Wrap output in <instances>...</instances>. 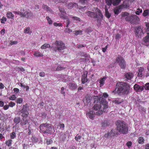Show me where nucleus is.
<instances>
[{"mask_svg":"<svg viewBox=\"0 0 149 149\" xmlns=\"http://www.w3.org/2000/svg\"><path fill=\"white\" fill-rule=\"evenodd\" d=\"M65 47V44L62 41H56L53 44L52 49L55 52H60L61 50L64 49Z\"/></svg>","mask_w":149,"mask_h":149,"instance_id":"obj_4","label":"nucleus"},{"mask_svg":"<svg viewBox=\"0 0 149 149\" xmlns=\"http://www.w3.org/2000/svg\"><path fill=\"white\" fill-rule=\"evenodd\" d=\"M106 80V78L105 77H103L100 79L99 83L101 86H103L104 85V81Z\"/></svg>","mask_w":149,"mask_h":149,"instance_id":"obj_35","label":"nucleus"},{"mask_svg":"<svg viewBox=\"0 0 149 149\" xmlns=\"http://www.w3.org/2000/svg\"><path fill=\"white\" fill-rule=\"evenodd\" d=\"M135 30L136 36L138 38H140L143 34V30L140 26L136 27Z\"/></svg>","mask_w":149,"mask_h":149,"instance_id":"obj_8","label":"nucleus"},{"mask_svg":"<svg viewBox=\"0 0 149 149\" xmlns=\"http://www.w3.org/2000/svg\"><path fill=\"white\" fill-rule=\"evenodd\" d=\"M108 96V95L107 93H104L103 94V95L101 97L100 99V102L103 104H105V106L106 108H108V104L107 101L105 100L106 98H107Z\"/></svg>","mask_w":149,"mask_h":149,"instance_id":"obj_7","label":"nucleus"},{"mask_svg":"<svg viewBox=\"0 0 149 149\" xmlns=\"http://www.w3.org/2000/svg\"><path fill=\"white\" fill-rule=\"evenodd\" d=\"M86 14L88 16H89L90 17L96 18L97 21H99L98 17L96 13H95L94 12L89 11L86 13Z\"/></svg>","mask_w":149,"mask_h":149,"instance_id":"obj_11","label":"nucleus"},{"mask_svg":"<svg viewBox=\"0 0 149 149\" xmlns=\"http://www.w3.org/2000/svg\"><path fill=\"white\" fill-rule=\"evenodd\" d=\"M115 89L112 92L115 94L118 95H127L130 93V87L129 84L124 82H119L117 83Z\"/></svg>","mask_w":149,"mask_h":149,"instance_id":"obj_1","label":"nucleus"},{"mask_svg":"<svg viewBox=\"0 0 149 149\" xmlns=\"http://www.w3.org/2000/svg\"><path fill=\"white\" fill-rule=\"evenodd\" d=\"M132 143L131 141H128L127 142L126 145L129 148H130L132 145Z\"/></svg>","mask_w":149,"mask_h":149,"instance_id":"obj_45","label":"nucleus"},{"mask_svg":"<svg viewBox=\"0 0 149 149\" xmlns=\"http://www.w3.org/2000/svg\"><path fill=\"white\" fill-rule=\"evenodd\" d=\"M97 12L98 13V15H97L98 17L99 20L100 19H102L103 17V15L102 14L101 11L99 10H97Z\"/></svg>","mask_w":149,"mask_h":149,"instance_id":"obj_31","label":"nucleus"},{"mask_svg":"<svg viewBox=\"0 0 149 149\" xmlns=\"http://www.w3.org/2000/svg\"><path fill=\"white\" fill-rule=\"evenodd\" d=\"M144 88L145 90H149V83H147L145 84Z\"/></svg>","mask_w":149,"mask_h":149,"instance_id":"obj_53","label":"nucleus"},{"mask_svg":"<svg viewBox=\"0 0 149 149\" xmlns=\"http://www.w3.org/2000/svg\"><path fill=\"white\" fill-rule=\"evenodd\" d=\"M10 136L11 139H13L15 138L16 136L15 132H13L10 133Z\"/></svg>","mask_w":149,"mask_h":149,"instance_id":"obj_37","label":"nucleus"},{"mask_svg":"<svg viewBox=\"0 0 149 149\" xmlns=\"http://www.w3.org/2000/svg\"><path fill=\"white\" fill-rule=\"evenodd\" d=\"M102 126L103 127H105L107 125H109V121L107 120H105L102 122L101 123Z\"/></svg>","mask_w":149,"mask_h":149,"instance_id":"obj_24","label":"nucleus"},{"mask_svg":"<svg viewBox=\"0 0 149 149\" xmlns=\"http://www.w3.org/2000/svg\"><path fill=\"white\" fill-rule=\"evenodd\" d=\"M54 25L55 26H62V24L60 23H57L56 22H55L54 23Z\"/></svg>","mask_w":149,"mask_h":149,"instance_id":"obj_59","label":"nucleus"},{"mask_svg":"<svg viewBox=\"0 0 149 149\" xmlns=\"http://www.w3.org/2000/svg\"><path fill=\"white\" fill-rule=\"evenodd\" d=\"M123 101V99L118 98L113 100V102L116 104H118L121 103Z\"/></svg>","mask_w":149,"mask_h":149,"instance_id":"obj_22","label":"nucleus"},{"mask_svg":"<svg viewBox=\"0 0 149 149\" xmlns=\"http://www.w3.org/2000/svg\"><path fill=\"white\" fill-rule=\"evenodd\" d=\"M86 115L89 118L93 120L95 117V113L93 111L89 110L86 111Z\"/></svg>","mask_w":149,"mask_h":149,"instance_id":"obj_10","label":"nucleus"},{"mask_svg":"<svg viewBox=\"0 0 149 149\" xmlns=\"http://www.w3.org/2000/svg\"><path fill=\"white\" fill-rule=\"evenodd\" d=\"M129 13L126 12H122V13L121 15L122 17H125V16H128L129 15Z\"/></svg>","mask_w":149,"mask_h":149,"instance_id":"obj_46","label":"nucleus"},{"mask_svg":"<svg viewBox=\"0 0 149 149\" xmlns=\"http://www.w3.org/2000/svg\"><path fill=\"white\" fill-rule=\"evenodd\" d=\"M34 55L36 57L42 56L43 54L39 52H36L34 54Z\"/></svg>","mask_w":149,"mask_h":149,"instance_id":"obj_33","label":"nucleus"},{"mask_svg":"<svg viewBox=\"0 0 149 149\" xmlns=\"http://www.w3.org/2000/svg\"><path fill=\"white\" fill-rule=\"evenodd\" d=\"M27 108H28V104H26L23 105V108L22 109H23L24 110H28L27 109Z\"/></svg>","mask_w":149,"mask_h":149,"instance_id":"obj_61","label":"nucleus"},{"mask_svg":"<svg viewBox=\"0 0 149 149\" xmlns=\"http://www.w3.org/2000/svg\"><path fill=\"white\" fill-rule=\"evenodd\" d=\"M7 17L8 18H12L14 17V15L12 13L8 12L7 14Z\"/></svg>","mask_w":149,"mask_h":149,"instance_id":"obj_34","label":"nucleus"},{"mask_svg":"<svg viewBox=\"0 0 149 149\" xmlns=\"http://www.w3.org/2000/svg\"><path fill=\"white\" fill-rule=\"evenodd\" d=\"M32 139L34 143L37 142L38 141V139L36 137H32Z\"/></svg>","mask_w":149,"mask_h":149,"instance_id":"obj_55","label":"nucleus"},{"mask_svg":"<svg viewBox=\"0 0 149 149\" xmlns=\"http://www.w3.org/2000/svg\"><path fill=\"white\" fill-rule=\"evenodd\" d=\"M91 98V97L89 95H86L85 96L83 99V102L85 106L90 103Z\"/></svg>","mask_w":149,"mask_h":149,"instance_id":"obj_13","label":"nucleus"},{"mask_svg":"<svg viewBox=\"0 0 149 149\" xmlns=\"http://www.w3.org/2000/svg\"><path fill=\"white\" fill-rule=\"evenodd\" d=\"M106 3L107 4L108 6H110L111 5L112 2L113 0H105Z\"/></svg>","mask_w":149,"mask_h":149,"instance_id":"obj_39","label":"nucleus"},{"mask_svg":"<svg viewBox=\"0 0 149 149\" xmlns=\"http://www.w3.org/2000/svg\"><path fill=\"white\" fill-rule=\"evenodd\" d=\"M134 89L137 92H141L144 90L143 87L137 84H135L134 85Z\"/></svg>","mask_w":149,"mask_h":149,"instance_id":"obj_15","label":"nucleus"},{"mask_svg":"<svg viewBox=\"0 0 149 149\" xmlns=\"http://www.w3.org/2000/svg\"><path fill=\"white\" fill-rule=\"evenodd\" d=\"M116 63L119 65H125L126 62L124 58L122 56H118L116 58Z\"/></svg>","mask_w":149,"mask_h":149,"instance_id":"obj_9","label":"nucleus"},{"mask_svg":"<svg viewBox=\"0 0 149 149\" xmlns=\"http://www.w3.org/2000/svg\"><path fill=\"white\" fill-rule=\"evenodd\" d=\"M144 141V139L143 137H140L139 138L138 143L139 144H143Z\"/></svg>","mask_w":149,"mask_h":149,"instance_id":"obj_38","label":"nucleus"},{"mask_svg":"<svg viewBox=\"0 0 149 149\" xmlns=\"http://www.w3.org/2000/svg\"><path fill=\"white\" fill-rule=\"evenodd\" d=\"M1 22L2 23H4V22H6V18L4 17H3L1 19Z\"/></svg>","mask_w":149,"mask_h":149,"instance_id":"obj_57","label":"nucleus"},{"mask_svg":"<svg viewBox=\"0 0 149 149\" xmlns=\"http://www.w3.org/2000/svg\"><path fill=\"white\" fill-rule=\"evenodd\" d=\"M20 112L22 114V116L24 118H26L28 116L29 114L28 110H24L22 109L20 111Z\"/></svg>","mask_w":149,"mask_h":149,"instance_id":"obj_18","label":"nucleus"},{"mask_svg":"<svg viewBox=\"0 0 149 149\" xmlns=\"http://www.w3.org/2000/svg\"><path fill=\"white\" fill-rule=\"evenodd\" d=\"M78 6L77 4L76 3H69L67 5V7L69 9H71L74 7H76Z\"/></svg>","mask_w":149,"mask_h":149,"instance_id":"obj_20","label":"nucleus"},{"mask_svg":"<svg viewBox=\"0 0 149 149\" xmlns=\"http://www.w3.org/2000/svg\"><path fill=\"white\" fill-rule=\"evenodd\" d=\"M77 47L78 48H81L85 47L86 46L85 45H84L82 44L78 45H77Z\"/></svg>","mask_w":149,"mask_h":149,"instance_id":"obj_60","label":"nucleus"},{"mask_svg":"<svg viewBox=\"0 0 149 149\" xmlns=\"http://www.w3.org/2000/svg\"><path fill=\"white\" fill-rule=\"evenodd\" d=\"M33 16V14L30 11L28 10L24 13L23 17L31 18Z\"/></svg>","mask_w":149,"mask_h":149,"instance_id":"obj_12","label":"nucleus"},{"mask_svg":"<svg viewBox=\"0 0 149 149\" xmlns=\"http://www.w3.org/2000/svg\"><path fill=\"white\" fill-rule=\"evenodd\" d=\"M119 9H115L114 10V12L115 14L118 15L119 13Z\"/></svg>","mask_w":149,"mask_h":149,"instance_id":"obj_58","label":"nucleus"},{"mask_svg":"<svg viewBox=\"0 0 149 149\" xmlns=\"http://www.w3.org/2000/svg\"><path fill=\"white\" fill-rule=\"evenodd\" d=\"M121 1L120 0H115L113 1L112 3L113 5L114 6H117L120 3Z\"/></svg>","mask_w":149,"mask_h":149,"instance_id":"obj_32","label":"nucleus"},{"mask_svg":"<svg viewBox=\"0 0 149 149\" xmlns=\"http://www.w3.org/2000/svg\"><path fill=\"white\" fill-rule=\"evenodd\" d=\"M125 20L132 24H136L139 23V19L136 15H133L126 17L125 18Z\"/></svg>","mask_w":149,"mask_h":149,"instance_id":"obj_5","label":"nucleus"},{"mask_svg":"<svg viewBox=\"0 0 149 149\" xmlns=\"http://www.w3.org/2000/svg\"><path fill=\"white\" fill-rule=\"evenodd\" d=\"M53 142V141L51 139H47L46 141V143L47 145L50 144Z\"/></svg>","mask_w":149,"mask_h":149,"instance_id":"obj_47","label":"nucleus"},{"mask_svg":"<svg viewBox=\"0 0 149 149\" xmlns=\"http://www.w3.org/2000/svg\"><path fill=\"white\" fill-rule=\"evenodd\" d=\"M50 45L48 44H45L43 45L41 47V48L42 49H45L47 47H49Z\"/></svg>","mask_w":149,"mask_h":149,"instance_id":"obj_36","label":"nucleus"},{"mask_svg":"<svg viewBox=\"0 0 149 149\" xmlns=\"http://www.w3.org/2000/svg\"><path fill=\"white\" fill-rule=\"evenodd\" d=\"M15 105V104L13 102H9V103L8 105H9V107H13Z\"/></svg>","mask_w":149,"mask_h":149,"instance_id":"obj_52","label":"nucleus"},{"mask_svg":"<svg viewBox=\"0 0 149 149\" xmlns=\"http://www.w3.org/2000/svg\"><path fill=\"white\" fill-rule=\"evenodd\" d=\"M30 30V28L29 27H27L24 30V33H29L30 35L31 34V32H29Z\"/></svg>","mask_w":149,"mask_h":149,"instance_id":"obj_41","label":"nucleus"},{"mask_svg":"<svg viewBox=\"0 0 149 149\" xmlns=\"http://www.w3.org/2000/svg\"><path fill=\"white\" fill-rule=\"evenodd\" d=\"M9 107V105L8 104H6L3 106V108L4 110L8 109Z\"/></svg>","mask_w":149,"mask_h":149,"instance_id":"obj_63","label":"nucleus"},{"mask_svg":"<svg viewBox=\"0 0 149 149\" xmlns=\"http://www.w3.org/2000/svg\"><path fill=\"white\" fill-rule=\"evenodd\" d=\"M63 68L61 67V66H58L56 69V70L57 71L60 70H63Z\"/></svg>","mask_w":149,"mask_h":149,"instance_id":"obj_62","label":"nucleus"},{"mask_svg":"<svg viewBox=\"0 0 149 149\" xmlns=\"http://www.w3.org/2000/svg\"><path fill=\"white\" fill-rule=\"evenodd\" d=\"M142 12V9H141L139 8H138L135 12V13L136 15H139Z\"/></svg>","mask_w":149,"mask_h":149,"instance_id":"obj_44","label":"nucleus"},{"mask_svg":"<svg viewBox=\"0 0 149 149\" xmlns=\"http://www.w3.org/2000/svg\"><path fill=\"white\" fill-rule=\"evenodd\" d=\"M28 123V120L25 118H23L22 119L20 125L22 126H23L26 125Z\"/></svg>","mask_w":149,"mask_h":149,"instance_id":"obj_21","label":"nucleus"},{"mask_svg":"<svg viewBox=\"0 0 149 149\" xmlns=\"http://www.w3.org/2000/svg\"><path fill=\"white\" fill-rule=\"evenodd\" d=\"M116 124V130L118 133L123 134H127L129 129L128 127L125 122L118 120L117 121Z\"/></svg>","mask_w":149,"mask_h":149,"instance_id":"obj_2","label":"nucleus"},{"mask_svg":"<svg viewBox=\"0 0 149 149\" xmlns=\"http://www.w3.org/2000/svg\"><path fill=\"white\" fill-rule=\"evenodd\" d=\"M23 99L22 98H19L17 99L16 102L17 104H20L23 102Z\"/></svg>","mask_w":149,"mask_h":149,"instance_id":"obj_40","label":"nucleus"},{"mask_svg":"<svg viewBox=\"0 0 149 149\" xmlns=\"http://www.w3.org/2000/svg\"><path fill=\"white\" fill-rule=\"evenodd\" d=\"M144 68L143 67H140L139 69L138 72V76L142 77L143 76V72L144 71Z\"/></svg>","mask_w":149,"mask_h":149,"instance_id":"obj_26","label":"nucleus"},{"mask_svg":"<svg viewBox=\"0 0 149 149\" xmlns=\"http://www.w3.org/2000/svg\"><path fill=\"white\" fill-rule=\"evenodd\" d=\"M21 121V119L19 117H15L14 119V123L16 124L19 123Z\"/></svg>","mask_w":149,"mask_h":149,"instance_id":"obj_29","label":"nucleus"},{"mask_svg":"<svg viewBox=\"0 0 149 149\" xmlns=\"http://www.w3.org/2000/svg\"><path fill=\"white\" fill-rule=\"evenodd\" d=\"M16 98V97L15 95H12L9 97V99L10 100H14Z\"/></svg>","mask_w":149,"mask_h":149,"instance_id":"obj_42","label":"nucleus"},{"mask_svg":"<svg viewBox=\"0 0 149 149\" xmlns=\"http://www.w3.org/2000/svg\"><path fill=\"white\" fill-rule=\"evenodd\" d=\"M69 86L70 88L72 89H74L77 87V86L74 83H70Z\"/></svg>","mask_w":149,"mask_h":149,"instance_id":"obj_28","label":"nucleus"},{"mask_svg":"<svg viewBox=\"0 0 149 149\" xmlns=\"http://www.w3.org/2000/svg\"><path fill=\"white\" fill-rule=\"evenodd\" d=\"M125 77L127 79L130 80L133 76V74L131 73H127L125 74Z\"/></svg>","mask_w":149,"mask_h":149,"instance_id":"obj_23","label":"nucleus"},{"mask_svg":"<svg viewBox=\"0 0 149 149\" xmlns=\"http://www.w3.org/2000/svg\"><path fill=\"white\" fill-rule=\"evenodd\" d=\"M41 132L43 134H51L53 133L52 128L50 124H41L39 127Z\"/></svg>","mask_w":149,"mask_h":149,"instance_id":"obj_3","label":"nucleus"},{"mask_svg":"<svg viewBox=\"0 0 149 149\" xmlns=\"http://www.w3.org/2000/svg\"><path fill=\"white\" fill-rule=\"evenodd\" d=\"M143 44L147 46H148L149 45V34H148L143 40Z\"/></svg>","mask_w":149,"mask_h":149,"instance_id":"obj_17","label":"nucleus"},{"mask_svg":"<svg viewBox=\"0 0 149 149\" xmlns=\"http://www.w3.org/2000/svg\"><path fill=\"white\" fill-rule=\"evenodd\" d=\"M149 11L148 10H146L144 11L143 13V15L146 16H147L148 14Z\"/></svg>","mask_w":149,"mask_h":149,"instance_id":"obj_49","label":"nucleus"},{"mask_svg":"<svg viewBox=\"0 0 149 149\" xmlns=\"http://www.w3.org/2000/svg\"><path fill=\"white\" fill-rule=\"evenodd\" d=\"M23 12H21L19 11H18L17 14L19 15L20 16L22 17H23L24 15Z\"/></svg>","mask_w":149,"mask_h":149,"instance_id":"obj_64","label":"nucleus"},{"mask_svg":"<svg viewBox=\"0 0 149 149\" xmlns=\"http://www.w3.org/2000/svg\"><path fill=\"white\" fill-rule=\"evenodd\" d=\"M100 103V104H95L93 107V110L95 111L99 110L102 109V108H103V106H105V104L102 103L101 102Z\"/></svg>","mask_w":149,"mask_h":149,"instance_id":"obj_16","label":"nucleus"},{"mask_svg":"<svg viewBox=\"0 0 149 149\" xmlns=\"http://www.w3.org/2000/svg\"><path fill=\"white\" fill-rule=\"evenodd\" d=\"M103 108H102L100 111H99L96 112V115H100L102 114L103 112H104L108 108H106L105 106H103Z\"/></svg>","mask_w":149,"mask_h":149,"instance_id":"obj_19","label":"nucleus"},{"mask_svg":"<svg viewBox=\"0 0 149 149\" xmlns=\"http://www.w3.org/2000/svg\"><path fill=\"white\" fill-rule=\"evenodd\" d=\"M47 20L48 22V23L50 24H52V21L51 20V19L49 17H46Z\"/></svg>","mask_w":149,"mask_h":149,"instance_id":"obj_48","label":"nucleus"},{"mask_svg":"<svg viewBox=\"0 0 149 149\" xmlns=\"http://www.w3.org/2000/svg\"><path fill=\"white\" fill-rule=\"evenodd\" d=\"M118 134V132L116 131V129H112L110 132H108L106 133L104 136L105 138H109L113 137Z\"/></svg>","mask_w":149,"mask_h":149,"instance_id":"obj_6","label":"nucleus"},{"mask_svg":"<svg viewBox=\"0 0 149 149\" xmlns=\"http://www.w3.org/2000/svg\"><path fill=\"white\" fill-rule=\"evenodd\" d=\"M88 72L86 73L84 72L83 74L81 79V82L83 84H84L88 81V79L87 78Z\"/></svg>","mask_w":149,"mask_h":149,"instance_id":"obj_14","label":"nucleus"},{"mask_svg":"<svg viewBox=\"0 0 149 149\" xmlns=\"http://www.w3.org/2000/svg\"><path fill=\"white\" fill-rule=\"evenodd\" d=\"M17 71L18 72H24L25 71V69L23 68H18L17 69Z\"/></svg>","mask_w":149,"mask_h":149,"instance_id":"obj_50","label":"nucleus"},{"mask_svg":"<svg viewBox=\"0 0 149 149\" xmlns=\"http://www.w3.org/2000/svg\"><path fill=\"white\" fill-rule=\"evenodd\" d=\"M80 55L81 56H84V57H87L88 56L87 54L82 52H80Z\"/></svg>","mask_w":149,"mask_h":149,"instance_id":"obj_51","label":"nucleus"},{"mask_svg":"<svg viewBox=\"0 0 149 149\" xmlns=\"http://www.w3.org/2000/svg\"><path fill=\"white\" fill-rule=\"evenodd\" d=\"M82 31L81 30L77 31H76L75 33V35L76 36L78 35H80L82 34Z\"/></svg>","mask_w":149,"mask_h":149,"instance_id":"obj_56","label":"nucleus"},{"mask_svg":"<svg viewBox=\"0 0 149 149\" xmlns=\"http://www.w3.org/2000/svg\"><path fill=\"white\" fill-rule=\"evenodd\" d=\"M105 15L108 18H109L111 16V14L108 12V9L106 8V6L105 8Z\"/></svg>","mask_w":149,"mask_h":149,"instance_id":"obj_27","label":"nucleus"},{"mask_svg":"<svg viewBox=\"0 0 149 149\" xmlns=\"http://www.w3.org/2000/svg\"><path fill=\"white\" fill-rule=\"evenodd\" d=\"M64 89L65 88L63 87H61V93L62 94H63L64 96H65V92L64 91Z\"/></svg>","mask_w":149,"mask_h":149,"instance_id":"obj_54","label":"nucleus"},{"mask_svg":"<svg viewBox=\"0 0 149 149\" xmlns=\"http://www.w3.org/2000/svg\"><path fill=\"white\" fill-rule=\"evenodd\" d=\"M12 140L11 139H9L7 141H6L5 142V144L8 147H10L11 146Z\"/></svg>","mask_w":149,"mask_h":149,"instance_id":"obj_30","label":"nucleus"},{"mask_svg":"<svg viewBox=\"0 0 149 149\" xmlns=\"http://www.w3.org/2000/svg\"><path fill=\"white\" fill-rule=\"evenodd\" d=\"M65 25H66V27L68 28L69 27V25L70 23V20L68 18H67L66 20L65 21Z\"/></svg>","mask_w":149,"mask_h":149,"instance_id":"obj_43","label":"nucleus"},{"mask_svg":"<svg viewBox=\"0 0 149 149\" xmlns=\"http://www.w3.org/2000/svg\"><path fill=\"white\" fill-rule=\"evenodd\" d=\"M42 8L47 12H51L52 11V10L49 7L44 4L42 6Z\"/></svg>","mask_w":149,"mask_h":149,"instance_id":"obj_25","label":"nucleus"}]
</instances>
